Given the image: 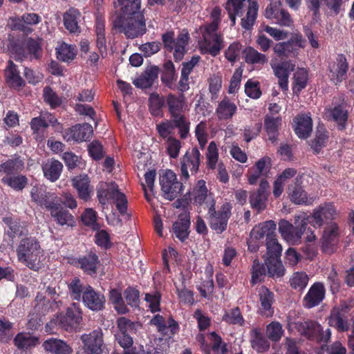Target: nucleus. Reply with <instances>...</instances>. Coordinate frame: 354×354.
<instances>
[{
  "label": "nucleus",
  "instance_id": "obj_1",
  "mask_svg": "<svg viewBox=\"0 0 354 354\" xmlns=\"http://www.w3.org/2000/svg\"><path fill=\"white\" fill-rule=\"evenodd\" d=\"M18 261L32 270L39 271L41 268L40 258L42 253L39 242L33 237L22 239L17 248Z\"/></svg>",
  "mask_w": 354,
  "mask_h": 354
},
{
  "label": "nucleus",
  "instance_id": "obj_2",
  "mask_svg": "<svg viewBox=\"0 0 354 354\" xmlns=\"http://www.w3.org/2000/svg\"><path fill=\"white\" fill-rule=\"evenodd\" d=\"M113 27L127 39H135L146 33V20L144 14L118 15L114 19Z\"/></svg>",
  "mask_w": 354,
  "mask_h": 354
},
{
  "label": "nucleus",
  "instance_id": "obj_3",
  "mask_svg": "<svg viewBox=\"0 0 354 354\" xmlns=\"http://www.w3.org/2000/svg\"><path fill=\"white\" fill-rule=\"evenodd\" d=\"M207 213L206 218L210 228L217 234H222L227 230V223L232 216V204L225 202L221 205L218 210L216 209V201L214 198L206 202Z\"/></svg>",
  "mask_w": 354,
  "mask_h": 354
},
{
  "label": "nucleus",
  "instance_id": "obj_4",
  "mask_svg": "<svg viewBox=\"0 0 354 354\" xmlns=\"http://www.w3.org/2000/svg\"><path fill=\"white\" fill-rule=\"evenodd\" d=\"M82 314L80 304L72 303L65 312L57 315L56 323L66 331H76L82 321Z\"/></svg>",
  "mask_w": 354,
  "mask_h": 354
},
{
  "label": "nucleus",
  "instance_id": "obj_5",
  "mask_svg": "<svg viewBox=\"0 0 354 354\" xmlns=\"http://www.w3.org/2000/svg\"><path fill=\"white\" fill-rule=\"evenodd\" d=\"M206 168L208 171H214L217 169V178L222 183H227L229 181V175L225 164L219 161V153L218 147L214 141H211L207 148L205 153Z\"/></svg>",
  "mask_w": 354,
  "mask_h": 354
},
{
  "label": "nucleus",
  "instance_id": "obj_6",
  "mask_svg": "<svg viewBox=\"0 0 354 354\" xmlns=\"http://www.w3.org/2000/svg\"><path fill=\"white\" fill-rule=\"evenodd\" d=\"M308 220L306 218L301 220L298 226H294L291 223L282 219L279 223V231L281 236L288 243L295 245L301 243V236L308 231Z\"/></svg>",
  "mask_w": 354,
  "mask_h": 354
},
{
  "label": "nucleus",
  "instance_id": "obj_7",
  "mask_svg": "<svg viewBox=\"0 0 354 354\" xmlns=\"http://www.w3.org/2000/svg\"><path fill=\"white\" fill-rule=\"evenodd\" d=\"M141 325L138 322H135L131 319L121 317L117 319L118 330L115 334V338L120 346H132L133 340L132 335L136 334L138 328Z\"/></svg>",
  "mask_w": 354,
  "mask_h": 354
},
{
  "label": "nucleus",
  "instance_id": "obj_8",
  "mask_svg": "<svg viewBox=\"0 0 354 354\" xmlns=\"http://www.w3.org/2000/svg\"><path fill=\"white\" fill-rule=\"evenodd\" d=\"M201 154L197 147H193L187 151L183 156L180 161V176L182 180L186 182L189 179L188 169L192 175L198 173L201 165Z\"/></svg>",
  "mask_w": 354,
  "mask_h": 354
},
{
  "label": "nucleus",
  "instance_id": "obj_9",
  "mask_svg": "<svg viewBox=\"0 0 354 354\" xmlns=\"http://www.w3.org/2000/svg\"><path fill=\"white\" fill-rule=\"evenodd\" d=\"M83 347L76 354H102L105 346L103 333L100 328L81 336Z\"/></svg>",
  "mask_w": 354,
  "mask_h": 354
},
{
  "label": "nucleus",
  "instance_id": "obj_10",
  "mask_svg": "<svg viewBox=\"0 0 354 354\" xmlns=\"http://www.w3.org/2000/svg\"><path fill=\"white\" fill-rule=\"evenodd\" d=\"M335 216L336 209L333 203H325L317 207L313 214L306 217V220L314 227H320L324 224L332 223Z\"/></svg>",
  "mask_w": 354,
  "mask_h": 354
},
{
  "label": "nucleus",
  "instance_id": "obj_11",
  "mask_svg": "<svg viewBox=\"0 0 354 354\" xmlns=\"http://www.w3.org/2000/svg\"><path fill=\"white\" fill-rule=\"evenodd\" d=\"M264 15L268 19L274 20L280 26L290 27L293 25L290 14L279 0L271 1L266 7Z\"/></svg>",
  "mask_w": 354,
  "mask_h": 354
},
{
  "label": "nucleus",
  "instance_id": "obj_12",
  "mask_svg": "<svg viewBox=\"0 0 354 354\" xmlns=\"http://www.w3.org/2000/svg\"><path fill=\"white\" fill-rule=\"evenodd\" d=\"M160 185L165 198L173 201L181 193L183 183L177 180L176 174L170 170H167L160 176Z\"/></svg>",
  "mask_w": 354,
  "mask_h": 354
},
{
  "label": "nucleus",
  "instance_id": "obj_13",
  "mask_svg": "<svg viewBox=\"0 0 354 354\" xmlns=\"http://www.w3.org/2000/svg\"><path fill=\"white\" fill-rule=\"evenodd\" d=\"M347 104L344 98H339L333 102V106L328 109L326 111L328 120L334 121L337 124V129L344 131L346 128L348 119V111Z\"/></svg>",
  "mask_w": 354,
  "mask_h": 354
},
{
  "label": "nucleus",
  "instance_id": "obj_14",
  "mask_svg": "<svg viewBox=\"0 0 354 354\" xmlns=\"http://www.w3.org/2000/svg\"><path fill=\"white\" fill-rule=\"evenodd\" d=\"M32 201L41 207H44L50 211L54 205H57L61 200L55 193L48 192L42 185L34 186L30 192Z\"/></svg>",
  "mask_w": 354,
  "mask_h": 354
},
{
  "label": "nucleus",
  "instance_id": "obj_15",
  "mask_svg": "<svg viewBox=\"0 0 354 354\" xmlns=\"http://www.w3.org/2000/svg\"><path fill=\"white\" fill-rule=\"evenodd\" d=\"M301 35H295L287 41L277 43L273 51L281 59L295 57L298 55L299 48L301 47Z\"/></svg>",
  "mask_w": 354,
  "mask_h": 354
},
{
  "label": "nucleus",
  "instance_id": "obj_16",
  "mask_svg": "<svg viewBox=\"0 0 354 354\" xmlns=\"http://www.w3.org/2000/svg\"><path fill=\"white\" fill-rule=\"evenodd\" d=\"M271 167L272 160L270 157L266 156L260 158L253 166L248 169L247 177L248 183L251 185H254L261 177H263V179H266Z\"/></svg>",
  "mask_w": 354,
  "mask_h": 354
},
{
  "label": "nucleus",
  "instance_id": "obj_17",
  "mask_svg": "<svg viewBox=\"0 0 354 354\" xmlns=\"http://www.w3.org/2000/svg\"><path fill=\"white\" fill-rule=\"evenodd\" d=\"M270 185L266 179H261L256 192L250 194L249 197L251 207L257 213H261L267 207Z\"/></svg>",
  "mask_w": 354,
  "mask_h": 354
},
{
  "label": "nucleus",
  "instance_id": "obj_18",
  "mask_svg": "<svg viewBox=\"0 0 354 354\" xmlns=\"http://www.w3.org/2000/svg\"><path fill=\"white\" fill-rule=\"evenodd\" d=\"M30 127L34 134L39 135L44 130L52 126L55 131H61L63 128L62 124L58 121L55 116L50 113H46L39 116L31 119Z\"/></svg>",
  "mask_w": 354,
  "mask_h": 354
},
{
  "label": "nucleus",
  "instance_id": "obj_19",
  "mask_svg": "<svg viewBox=\"0 0 354 354\" xmlns=\"http://www.w3.org/2000/svg\"><path fill=\"white\" fill-rule=\"evenodd\" d=\"M81 301L86 308L92 311H100L105 308L106 299L104 295L95 290L90 285H86Z\"/></svg>",
  "mask_w": 354,
  "mask_h": 354
},
{
  "label": "nucleus",
  "instance_id": "obj_20",
  "mask_svg": "<svg viewBox=\"0 0 354 354\" xmlns=\"http://www.w3.org/2000/svg\"><path fill=\"white\" fill-rule=\"evenodd\" d=\"M73 263L77 267L81 268L85 274L91 277L97 274V270L100 266L98 255L92 251L75 259Z\"/></svg>",
  "mask_w": 354,
  "mask_h": 354
},
{
  "label": "nucleus",
  "instance_id": "obj_21",
  "mask_svg": "<svg viewBox=\"0 0 354 354\" xmlns=\"http://www.w3.org/2000/svg\"><path fill=\"white\" fill-rule=\"evenodd\" d=\"M258 297L260 314L266 317H272L274 312L273 304L275 301L274 293L266 286H262L258 290Z\"/></svg>",
  "mask_w": 354,
  "mask_h": 354
},
{
  "label": "nucleus",
  "instance_id": "obj_22",
  "mask_svg": "<svg viewBox=\"0 0 354 354\" xmlns=\"http://www.w3.org/2000/svg\"><path fill=\"white\" fill-rule=\"evenodd\" d=\"M326 290L321 282L314 283L303 299V306L306 308L317 306L325 297Z\"/></svg>",
  "mask_w": 354,
  "mask_h": 354
},
{
  "label": "nucleus",
  "instance_id": "obj_23",
  "mask_svg": "<svg viewBox=\"0 0 354 354\" xmlns=\"http://www.w3.org/2000/svg\"><path fill=\"white\" fill-rule=\"evenodd\" d=\"M275 76L278 78L279 87L282 91L288 89V77L295 71V64L290 61H283L279 64H271Z\"/></svg>",
  "mask_w": 354,
  "mask_h": 354
},
{
  "label": "nucleus",
  "instance_id": "obj_24",
  "mask_svg": "<svg viewBox=\"0 0 354 354\" xmlns=\"http://www.w3.org/2000/svg\"><path fill=\"white\" fill-rule=\"evenodd\" d=\"M293 129L295 134L301 139L308 138L313 130V120L310 114H298L293 119Z\"/></svg>",
  "mask_w": 354,
  "mask_h": 354
},
{
  "label": "nucleus",
  "instance_id": "obj_25",
  "mask_svg": "<svg viewBox=\"0 0 354 354\" xmlns=\"http://www.w3.org/2000/svg\"><path fill=\"white\" fill-rule=\"evenodd\" d=\"M73 187L77 190L78 197L84 201H88L91 198L93 187L91 185L90 178L86 174H80L71 180Z\"/></svg>",
  "mask_w": 354,
  "mask_h": 354
},
{
  "label": "nucleus",
  "instance_id": "obj_26",
  "mask_svg": "<svg viewBox=\"0 0 354 354\" xmlns=\"http://www.w3.org/2000/svg\"><path fill=\"white\" fill-rule=\"evenodd\" d=\"M297 330L304 337L312 341L322 342V326L317 322L307 320L296 324Z\"/></svg>",
  "mask_w": 354,
  "mask_h": 354
},
{
  "label": "nucleus",
  "instance_id": "obj_27",
  "mask_svg": "<svg viewBox=\"0 0 354 354\" xmlns=\"http://www.w3.org/2000/svg\"><path fill=\"white\" fill-rule=\"evenodd\" d=\"M224 47V39L222 34L206 37L203 39L201 46V53L216 57Z\"/></svg>",
  "mask_w": 354,
  "mask_h": 354
},
{
  "label": "nucleus",
  "instance_id": "obj_28",
  "mask_svg": "<svg viewBox=\"0 0 354 354\" xmlns=\"http://www.w3.org/2000/svg\"><path fill=\"white\" fill-rule=\"evenodd\" d=\"M93 132V127L91 124L88 123L77 124L68 129L67 140H73L77 142L87 141L92 137Z\"/></svg>",
  "mask_w": 354,
  "mask_h": 354
},
{
  "label": "nucleus",
  "instance_id": "obj_29",
  "mask_svg": "<svg viewBox=\"0 0 354 354\" xmlns=\"http://www.w3.org/2000/svg\"><path fill=\"white\" fill-rule=\"evenodd\" d=\"M348 64L344 54L337 55L336 63L330 69L331 80L335 85L339 84L347 78Z\"/></svg>",
  "mask_w": 354,
  "mask_h": 354
},
{
  "label": "nucleus",
  "instance_id": "obj_30",
  "mask_svg": "<svg viewBox=\"0 0 354 354\" xmlns=\"http://www.w3.org/2000/svg\"><path fill=\"white\" fill-rule=\"evenodd\" d=\"M166 102L170 118L184 114L187 108L186 97L184 94L176 95L169 93L167 97Z\"/></svg>",
  "mask_w": 354,
  "mask_h": 354
},
{
  "label": "nucleus",
  "instance_id": "obj_31",
  "mask_svg": "<svg viewBox=\"0 0 354 354\" xmlns=\"http://www.w3.org/2000/svg\"><path fill=\"white\" fill-rule=\"evenodd\" d=\"M302 176H297L295 181L288 185V194L290 201L297 205L308 203V194L301 186Z\"/></svg>",
  "mask_w": 354,
  "mask_h": 354
},
{
  "label": "nucleus",
  "instance_id": "obj_32",
  "mask_svg": "<svg viewBox=\"0 0 354 354\" xmlns=\"http://www.w3.org/2000/svg\"><path fill=\"white\" fill-rule=\"evenodd\" d=\"M160 69L157 66L147 67L142 74L133 81V84L139 88H147L153 86L158 80Z\"/></svg>",
  "mask_w": 354,
  "mask_h": 354
},
{
  "label": "nucleus",
  "instance_id": "obj_33",
  "mask_svg": "<svg viewBox=\"0 0 354 354\" xmlns=\"http://www.w3.org/2000/svg\"><path fill=\"white\" fill-rule=\"evenodd\" d=\"M150 324L156 326L158 331L164 335L167 334V329H169L171 335H175L179 331L178 323L172 317H169L166 322L162 315L158 314L151 319Z\"/></svg>",
  "mask_w": 354,
  "mask_h": 354
},
{
  "label": "nucleus",
  "instance_id": "obj_34",
  "mask_svg": "<svg viewBox=\"0 0 354 354\" xmlns=\"http://www.w3.org/2000/svg\"><path fill=\"white\" fill-rule=\"evenodd\" d=\"M237 112V106L228 97L225 96L216 109V114L219 120H231Z\"/></svg>",
  "mask_w": 354,
  "mask_h": 354
},
{
  "label": "nucleus",
  "instance_id": "obj_35",
  "mask_svg": "<svg viewBox=\"0 0 354 354\" xmlns=\"http://www.w3.org/2000/svg\"><path fill=\"white\" fill-rule=\"evenodd\" d=\"M275 230L274 221H267L254 226L250 233V237L261 243L265 236L266 237V241H267L268 235L272 236L275 233Z\"/></svg>",
  "mask_w": 354,
  "mask_h": 354
},
{
  "label": "nucleus",
  "instance_id": "obj_36",
  "mask_svg": "<svg viewBox=\"0 0 354 354\" xmlns=\"http://www.w3.org/2000/svg\"><path fill=\"white\" fill-rule=\"evenodd\" d=\"M250 344L252 348L258 353H264L269 350L270 344L260 328H253L250 330Z\"/></svg>",
  "mask_w": 354,
  "mask_h": 354
},
{
  "label": "nucleus",
  "instance_id": "obj_37",
  "mask_svg": "<svg viewBox=\"0 0 354 354\" xmlns=\"http://www.w3.org/2000/svg\"><path fill=\"white\" fill-rule=\"evenodd\" d=\"M43 347L46 351L53 354H72V347L62 339L49 338L44 341Z\"/></svg>",
  "mask_w": 354,
  "mask_h": 354
},
{
  "label": "nucleus",
  "instance_id": "obj_38",
  "mask_svg": "<svg viewBox=\"0 0 354 354\" xmlns=\"http://www.w3.org/2000/svg\"><path fill=\"white\" fill-rule=\"evenodd\" d=\"M50 212L51 216L59 225L73 226L75 223L74 216L68 210L61 206V200L58 202L57 205H54Z\"/></svg>",
  "mask_w": 354,
  "mask_h": 354
},
{
  "label": "nucleus",
  "instance_id": "obj_39",
  "mask_svg": "<svg viewBox=\"0 0 354 354\" xmlns=\"http://www.w3.org/2000/svg\"><path fill=\"white\" fill-rule=\"evenodd\" d=\"M281 118L280 116L273 117L266 114L264 117V130L268 136V140L272 143L278 140L279 127L281 124Z\"/></svg>",
  "mask_w": 354,
  "mask_h": 354
},
{
  "label": "nucleus",
  "instance_id": "obj_40",
  "mask_svg": "<svg viewBox=\"0 0 354 354\" xmlns=\"http://www.w3.org/2000/svg\"><path fill=\"white\" fill-rule=\"evenodd\" d=\"M190 220L187 216L180 215L172 225V231L180 241H185L189 235Z\"/></svg>",
  "mask_w": 354,
  "mask_h": 354
},
{
  "label": "nucleus",
  "instance_id": "obj_41",
  "mask_svg": "<svg viewBox=\"0 0 354 354\" xmlns=\"http://www.w3.org/2000/svg\"><path fill=\"white\" fill-rule=\"evenodd\" d=\"M5 78L6 83L10 88H19L24 85L17 66L12 60L8 61V66L5 69Z\"/></svg>",
  "mask_w": 354,
  "mask_h": 354
},
{
  "label": "nucleus",
  "instance_id": "obj_42",
  "mask_svg": "<svg viewBox=\"0 0 354 354\" xmlns=\"http://www.w3.org/2000/svg\"><path fill=\"white\" fill-rule=\"evenodd\" d=\"M42 169L44 176L51 182H55L61 176L63 165L55 159H50L43 165Z\"/></svg>",
  "mask_w": 354,
  "mask_h": 354
},
{
  "label": "nucleus",
  "instance_id": "obj_43",
  "mask_svg": "<svg viewBox=\"0 0 354 354\" xmlns=\"http://www.w3.org/2000/svg\"><path fill=\"white\" fill-rule=\"evenodd\" d=\"M13 343L18 349L26 351L36 346L39 343V338L29 333H19L14 337Z\"/></svg>",
  "mask_w": 354,
  "mask_h": 354
},
{
  "label": "nucleus",
  "instance_id": "obj_44",
  "mask_svg": "<svg viewBox=\"0 0 354 354\" xmlns=\"http://www.w3.org/2000/svg\"><path fill=\"white\" fill-rule=\"evenodd\" d=\"M328 324L340 333L346 332L350 328L347 316L340 314L336 310H331L328 317Z\"/></svg>",
  "mask_w": 354,
  "mask_h": 354
},
{
  "label": "nucleus",
  "instance_id": "obj_45",
  "mask_svg": "<svg viewBox=\"0 0 354 354\" xmlns=\"http://www.w3.org/2000/svg\"><path fill=\"white\" fill-rule=\"evenodd\" d=\"M120 6V14L119 15H135L144 14L141 10V0H117Z\"/></svg>",
  "mask_w": 354,
  "mask_h": 354
},
{
  "label": "nucleus",
  "instance_id": "obj_46",
  "mask_svg": "<svg viewBox=\"0 0 354 354\" xmlns=\"http://www.w3.org/2000/svg\"><path fill=\"white\" fill-rule=\"evenodd\" d=\"M24 167V163L19 158L8 159L0 164V174H4V176H12L20 173Z\"/></svg>",
  "mask_w": 354,
  "mask_h": 354
},
{
  "label": "nucleus",
  "instance_id": "obj_47",
  "mask_svg": "<svg viewBox=\"0 0 354 354\" xmlns=\"http://www.w3.org/2000/svg\"><path fill=\"white\" fill-rule=\"evenodd\" d=\"M174 64L171 60H167L162 66L161 81L168 88H172L177 79Z\"/></svg>",
  "mask_w": 354,
  "mask_h": 354
},
{
  "label": "nucleus",
  "instance_id": "obj_48",
  "mask_svg": "<svg viewBox=\"0 0 354 354\" xmlns=\"http://www.w3.org/2000/svg\"><path fill=\"white\" fill-rule=\"evenodd\" d=\"M328 140V131L324 127H319L315 138L310 140V145L315 154H318L326 147Z\"/></svg>",
  "mask_w": 354,
  "mask_h": 354
},
{
  "label": "nucleus",
  "instance_id": "obj_49",
  "mask_svg": "<svg viewBox=\"0 0 354 354\" xmlns=\"http://www.w3.org/2000/svg\"><path fill=\"white\" fill-rule=\"evenodd\" d=\"M28 180L24 175L15 174L12 176H3L1 183L12 188L15 191H22L28 185Z\"/></svg>",
  "mask_w": 354,
  "mask_h": 354
},
{
  "label": "nucleus",
  "instance_id": "obj_50",
  "mask_svg": "<svg viewBox=\"0 0 354 354\" xmlns=\"http://www.w3.org/2000/svg\"><path fill=\"white\" fill-rule=\"evenodd\" d=\"M246 63L257 66H263L268 61L267 56L259 53L253 47L249 46L243 50Z\"/></svg>",
  "mask_w": 354,
  "mask_h": 354
},
{
  "label": "nucleus",
  "instance_id": "obj_51",
  "mask_svg": "<svg viewBox=\"0 0 354 354\" xmlns=\"http://www.w3.org/2000/svg\"><path fill=\"white\" fill-rule=\"evenodd\" d=\"M246 17L241 19V26L246 30H251L256 21L259 5L256 1L249 0Z\"/></svg>",
  "mask_w": 354,
  "mask_h": 354
},
{
  "label": "nucleus",
  "instance_id": "obj_52",
  "mask_svg": "<svg viewBox=\"0 0 354 354\" xmlns=\"http://www.w3.org/2000/svg\"><path fill=\"white\" fill-rule=\"evenodd\" d=\"M80 12L77 9L71 8L63 16L64 25L70 32H76L79 29L78 19Z\"/></svg>",
  "mask_w": 354,
  "mask_h": 354
},
{
  "label": "nucleus",
  "instance_id": "obj_53",
  "mask_svg": "<svg viewBox=\"0 0 354 354\" xmlns=\"http://www.w3.org/2000/svg\"><path fill=\"white\" fill-rule=\"evenodd\" d=\"M96 46L100 53L104 57L106 55V39L105 37V24L102 20L97 19L95 22Z\"/></svg>",
  "mask_w": 354,
  "mask_h": 354
},
{
  "label": "nucleus",
  "instance_id": "obj_54",
  "mask_svg": "<svg viewBox=\"0 0 354 354\" xmlns=\"http://www.w3.org/2000/svg\"><path fill=\"white\" fill-rule=\"evenodd\" d=\"M189 35L187 32L180 34L174 48V58L176 62L182 60L186 53V46L188 45Z\"/></svg>",
  "mask_w": 354,
  "mask_h": 354
},
{
  "label": "nucleus",
  "instance_id": "obj_55",
  "mask_svg": "<svg viewBox=\"0 0 354 354\" xmlns=\"http://www.w3.org/2000/svg\"><path fill=\"white\" fill-rule=\"evenodd\" d=\"M306 239L308 243L301 248V250L306 259L313 260L317 254V246L313 243L315 241L316 236L310 228L308 229Z\"/></svg>",
  "mask_w": 354,
  "mask_h": 354
},
{
  "label": "nucleus",
  "instance_id": "obj_56",
  "mask_svg": "<svg viewBox=\"0 0 354 354\" xmlns=\"http://www.w3.org/2000/svg\"><path fill=\"white\" fill-rule=\"evenodd\" d=\"M194 201L198 205L205 203L210 201L211 198H214L212 194H208V190L206 187V182L204 180H199L197 182L196 186L194 189Z\"/></svg>",
  "mask_w": 354,
  "mask_h": 354
},
{
  "label": "nucleus",
  "instance_id": "obj_57",
  "mask_svg": "<svg viewBox=\"0 0 354 354\" xmlns=\"http://www.w3.org/2000/svg\"><path fill=\"white\" fill-rule=\"evenodd\" d=\"M86 285L77 277L73 278L68 284V293L73 300L80 301L85 291Z\"/></svg>",
  "mask_w": 354,
  "mask_h": 354
},
{
  "label": "nucleus",
  "instance_id": "obj_58",
  "mask_svg": "<svg viewBox=\"0 0 354 354\" xmlns=\"http://www.w3.org/2000/svg\"><path fill=\"white\" fill-rule=\"evenodd\" d=\"M174 129H178L180 138L185 139L189 133L190 122L185 114L171 118Z\"/></svg>",
  "mask_w": 354,
  "mask_h": 354
},
{
  "label": "nucleus",
  "instance_id": "obj_59",
  "mask_svg": "<svg viewBox=\"0 0 354 354\" xmlns=\"http://www.w3.org/2000/svg\"><path fill=\"white\" fill-rule=\"evenodd\" d=\"M43 98L44 102L48 104L52 109H55L63 103L62 97L59 96L53 88L47 86L43 90Z\"/></svg>",
  "mask_w": 354,
  "mask_h": 354
},
{
  "label": "nucleus",
  "instance_id": "obj_60",
  "mask_svg": "<svg viewBox=\"0 0 354 354\" xmlns=\"http://www.w3.org/2000/svg\"><path fill=\"white\" fill-rule=\"evenodd\" d=\"M266 248L267 259H280L282 247L279 243L275 233L272 236L268 235V239L266 241Z\"/></svg>",
  "mask_w": 354,
  "mask_h": 354
},
{
  "label": "nucleus",
  "instance_id": "obj_61",
  "mask_svg": "<svg viewBox=\"0 0 354 354\" xmlns=\"http://www.w3.org/2000/svg\"><path fill=\"white\" fill-rule=\"evenodd\" d=\"M266 263L270 277L272 278H279L283 276L285 268L280 259H267Z\"/></svg>",
  "mask_w": 354,
  "mask_h": 354
},
{
  "label": "nucleus",
  "instance_id": "obj_62",
  "mask_svg": "<svg viewBox=\"0 0 354 354\" xmlns=\"http://www.w3.org/2000/svg\"><path fill=\"white\" fill-rule=\"evenodd\" d=\"M222 320L228 324L239 325L240 326H243L245 323V319L238 306L226 311L223 316Z\"/></svg>",
  "mask_w": 354,
  "mask_h": 354
},
{
  "label": "nucleus",
  "instance_id": "obj_63",
  "mask_svg": "<svg viewBox=\"0 0 354 354\" xmlns=\"http://www.w3.org/2000/svg\"><path fill=\"white\" fill-rule=\"evenodd\" d=\"M3 221L8 225L9 230L7 234L12 239L22 236L27 232L26 227L18 220H13L12 218H4Z\"/></svg>",
  "mask_w": 354,
  "mask_h": 354
},
{
  "label": "nucleus",
  "instance_id": "obj_64",
  "mask_svg": "<svg viewBox=\"0 0 354 354\" xmlns=\"http://www.w3.org/2000/svg\"><path fill=\"white\" fill-rule=\"evenodd\" d=\"M266 333L269 340L277 342L281 339L284 330L279 322L273 321L266 326Z\"/></svg>",
  "mask_w": 354,
  "mask_h": 354
}]
</instances>
